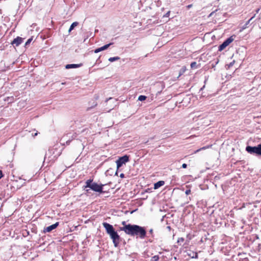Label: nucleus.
Segmentation results:
<instances>
[{"instance_id":"1","label":"nucleus","mask_w":261,"mask_h":261,"mask_svg":"<svg viewBox=\"0 0 261 261\" xmlns=\"http://www.w3.org/2000/svg\"><path fill=\"white\" fill-rule=\"evenodd\" d=\"M120 230L131 236H137L141 239H143L146 237V231L145 229L137 225H132L128 224L124 226L120 227Z\"/></svg>"},{"instance_id":"2","label":"nucleus","mask_w":261,"mask_h":261,"mask_svg":"<svg viewBox=\"0 0 261 261\" xmlns=\"http://www.w3.org/2000/svg\"><path fill=\"white\" fill-rule=\"evenodd\" d=\"M102 225L106 229L107 233L109 234L111 239L113 240L114 246L117 247L120 242V237L118 233L115 231L112 225L107 222H103Z\"/></svg>"},{"instance_id":"3","label":"nucleus","mask_w":261,"mask_h":261,"mask_svg":"<svg viewBox=\"0 0 261 261\" xmlns=\"http://www.w3.org/2000/svg\"><path fill=\"white\" fill-rule=\"evenodd\" d=\"M86 188H89L95 192H102V189L104 185H98L96 182H92V180L89 179L87 180Z\"/></svg>"},{"instance_id":"4","label":"nucleus","mask_w":261,"mask_h":261,"mask_svg":"<svg viewBox=\"0 0 261 261\" xmlns=\"http://www.w3.org/2000/svg\"><path fill=\"white\" fill-rule=\"evenodd\" d=\"M246 151L250 154L261 156V144L254 147L247 146L246 147Z\"/></svg>"},{"instance_id":"5","label":"nucleus","mask_w":261,"mask_h":261,"mask_svg":"<svg viewBox=\"0 0 261 261\" xmlns=\"http://www.w3.org/2000/svg\"><path fill=\"white\" fill-rule=\"evenodd\" d=\"M129 156L127 155H125L122 157H120L116 161L117 168L119 169L121 167L123 164H125L126 163L128 162Z\"/></svg>"},{"instance_id":"6","label":"nucleus","mask_w":261,"mask_h":261,"mask_svg":"<svg viewBox=\"0 0 261 261\" xmlns=\"http://www.w3.org/2000/svg\"><path fill=\"white\" fill-rule=\"evenodd\" d=\"M233 40V39L232 37H230L228 38H227L225 41H224L222 44H221L219 46V50L222 51L225 48H226V46H227L231 42H232Z\"/></svg>"},{"instance_id":"7","label":"nucleus","mask_w":261,"mask_h":261,"mask_svg":"<svg viewBox=\"0 0 261 261\" xmlns=\"http://www.w3.org/2000/svg\"><path fill=\"white\" fill-rule=\"evenodd\" d=\"M22 41L23 39L21 37H17L12 41L11 44L18 46L22 42Z\"/></svg>"},{"instance_id":"8","label":"nucleus","mask_w":261,"mask_h":261,"mask_svg":"<svg viewBox=\"0 0 261 261\" xmlns=\"http://www.w3.org/2000/svg\"><path fill=\"white\" fill-rule=\"evenodd\" d=\"M113 43H110L109 44H106L104 46H102V47H99L98 48H96L95 50H94V53H98L101 51H102V50H106L107 49V48H108V47L111 45H112Z\"/></svg>"},{"instance_id":"9","label":"nucleus","mask_w":261,"mask_h":261,"mask_svg":"<svg viewBox=\"0 0 261 261\" xmlns=\"http://www.w3.org/2000/svg\"><path fill=\"white\" fill-rule=\"evenodd\" d=\"M59 225L58 222H56V223L50 225L48 227H47L46 228H45V231L46 232H50L53 229H55Z\"/></svg>"},{"instance_id":"10","label":"nucleus","mask_w":261,"mask_h":261,"mask_svg":"<svg viewBox=\"0 0 261 261\" xmlns=\"http://www.w3.org/2000/svg\"><path fill=\"white\" fill-rule=\"evenodd\" d=\"M82 66V64H67L66 65L65 67L66 69H70V68H75L80 67Z\"/></svg>"},{"instance_id":"11","label":"nucleus","mask_w":261,"mask_h":261,"mask_svg":"<svg viewBox=\"0 0 261 261\" xmlns=\"http://www.w3.org/2000/svg\"><path fill=\"white\" fill-rule=\"evenodd\" d=\"M165 184V182L163 180H160L154 184V189H158L161 186Z\"/></svg>"},{"instance_id":"12","label":"nucleus","mask_w":261,"mask_h":261,"mask_svg":"<svg viewBox=\"0 0 261 261\" xmlns=\"http://www.w3.org/2000/svg\"><path fill=\"white\" fill-rule=\"evenodd\" d=\"M79 24L78 22H74L70 25L69 29L68 30V32L70 33L75 27H76Z\"/></svg>"},{"instance_id":"13","label":"nucleus","mask_w":261,"mask_h":261,"mask_svg":"<svg viewBox=\"0 0 261 261\" xmlns=\"http://www.w3.org/2000/svg\"><path fill=\"white\" fill-rule=\"evenodd\" d=\"M211 146H212V145H210V146L208 145V146H204V147H203L202 148H200L195 150L194 151V153H196L199 152L201 150H205L206 149H207V148H210Z\"/></svg>"},{"instance_id":"14","label":"nucleus","mask_w":261,"mask_h":261,"mask_svg":"<svg viewBox=\"0 0 261 261\" xmlns=\"http://www.w3.org/2000/svg\"><path fill=\"white\" fill-rule=\"evenodd\" d=\"M120 59V58L119 57H111L109 59V61L111 62L117 61Z\"/></svg>"},{"instance_id":"15","label":"nucleus","mask_w":261,"mask_h":261,"mask_svg":"<svg viewBox=\"0 0 261 261\" xmlns=\"http://www.w3.org/2000/svg\"><path fill=\"white\" fill-rule=\"evenodd\" d=\"M146 99V96L144 95H140L138 97V100L143 101Z\"/></svg>"},{"instance_id":"16","label":"nucleus","mask_w":261,"mask_h":261,"mask_svg":"<svg viewBox=\"0 0 261 261\" xmlns=\"http://www.w3.org/2000/svg\"><path fill=\"white\" fill-rule=\"evenodd\" d=\"M159 259V256L158 255H154L151 258L152 261H158Z\"/></svg>"},{"instance_id":"17","label":"nucleus","mask_w":261,"mask_h":261,"mask_svg":"<svg viewBox=\"0 0 261 261\" xmlns=\"http://www.w3.org/2000/svg\"><path fill=\"white\" fill-rule=\"evenodd\" d=\"M33 39L31 38H30L27 41L25 42V46H27L31 42V41H32Z\"/></svg>"},{"instance_id":"18","label":"nucleus","mask_w":261,"mask_h":261,"mask_svg":"<svg viewBox=\"0 0 261 261\" xmlns=\"http://www.w3.org/2000/svg\"><path fill=\"white\" fill-rule=\"evenodd\" d=\"M184 238H178V239L177 240V243H182L184 241Z\"/></svg>"},{"instance_id":"19","label":"nucleus","mask_w":261,"mask_h":261,"mask_svg":"<svg viewBox=\"0 0 261 261\" xmlns=\"http://www.w3.org/2000/svg\"><path fill=\"white\" fill-rule=\"evenodd\" d=\"M196 63L194 62H192L191 64V68H195L196 67Z\"/></svg>"},{"instance_id":"20","label":"nucleus","mask_w":261,"mask_h":261,"mask_svg":"<svg viewBox=\"0 0 261 261\" xmlns=\"http://www.w3.org/2000/svg\"><path fill=\"white\" fill-rule=\"evenodd\" d=\"M193 255L192 256V258H197L198 255L197 253L193 252Z\"/></svg>"},{"instance_id":"21","label":"nucleus","mask_w":261,"mask_h":261,"mask_svg":"<svg viewBox=\"0 0 261 261\" xmlns=\"http://www.w3.org/2000/svg\"><path fill=\"white\" fill-rule=\"evenodd\" d=\"M185 193L187 195L190 194L191 193V190L190 189L187 190L185 192Z\"/></svg>"},{"instance_id":"22","label":"nucleus","mask_w":261,"mask_h":261,"mask_svg":"<svg viewBox=\"0 0 261 261\" xmlns=\"http://www.w3.org/2000/svg\"><path fill=\"white\" fill-rule=\"evenodd\" d=\"M187 165L186 164H185V163H184V164H183L182 165V167L183 168H187Z\"/></svg>"},{"instance_id":"23","label":"nucleus","mask_w":261,"mask_h":261,"mask_svg":"<svg viewBox=\"0 0 261 261\" xmlns=\"http://www.w3.org/2000/svg\"><path fill=\"white\" fill-rule=\"evenodd\" d=\"M120 177L121 178H124V174L123 173H121V174H120Z\"/></svg>"},{"instance_id":"24","label":"nucleus","mask_w":261,"mask_h":261,"mask_svg":"<svg viewBox=\"0 0 261 261\" xmlns=\"http://www.w3.org/2000/svg\"><path fill=\"white\" fill-rule=\"evenodd\" d=\"M3 176V173L1 170H0V179Z\"/></svg>"},{"instance_id":"25","label":"nucleus","mask_w":261,"mask_h":261,"mask_svg":"<svg viewBox=\"0 0 261 261\" xmlns=\"http://www.w3.org/2000/svg\"><path fill=\"white\" fill-rule=\"evenodd\" d=\"M169 14H170V11H168L166 14H165V16L166 17H168L169 16Z\"/></svg>"},{"instance_id":"26","label":"nucleus","mask_w":261,"mask_h":261,"mask_svg":"<svg viewBox=\"0 0 261 261\" xmlns=\"http://www.w3.org/2000/svg\"><path fill=\"white\" fill-rule=\"evenodd\" d=\"M66 137H67V136H64V137L61 139V140H62V141H64V140H65L66 139Z\"/></svg>"},{"instance_id":"27","label":"nucleus","mask_w":261,"mask_h":261,"mask_svg":"<svg viewBox=\"0 0 261 261\" xmlns=\"http://www.w3.org/2000/svg\"><path fill=\"white\" fill-rule=\"evenodd\" d=\"M255 15L254 14V16H252V17L250 19H249L248 21H249V22H251V20H252V19L255 17Z\"/></svg>"},{"instance_id":"28","label":"nucleus","mask_w":261,"mask_h":261,"mask_svg":"<svg viewBox=\"0 0 261 261\" xmlns=\"http://www.w3.org/2000/svg\"><path fill=\"white\" fill-rule=\"evenodd\" d=\"M122 224L123 225V226H124L125 225H127V224H126V222H125V221H123V222H122Z\"/></svg>"},{"instance_id":"29","label":"nucleus","mask_w":261,"mask_h":261,"mask_svg":"<svg viewBox=\"0 0 261 261\" xmlns=\"http://www.w3.org/2000/svg\"><path fill=\"white\" fill-rule=\"evenodd\" d=\"M70 142V140H67V141H66V144H67V145H68V144H69Z\"/></svg>"},{"instance_id":"30","label":"nucleus","mask_w":261,"mask_h":261,"mask_svg":"<svg viewBox=\"0 0 261 261\" xmlns=\"http://www.w3.org/2000/svg\"><path fill=\"white\" fill-rule=\"evenodd\" d=\"M152 232H153V229H150L149 230V232H150V233H152Z\"/></svg>"},{"instance_id":"31","label":"nucleus","mask_w":261,"mask_h":261,"mask_svg":"<svg viewBox=\"0 0 261 261\" xmlns=\"http://www.w3.org/2000/svg\"><path fill=\"white\" fill-rule=\"evenodd\" d=\"M38 135V133L36 132L34 134V135H33V136H36Z\"/></svg>"},{"instance_id":"32","label":"nucleus","mask_w":261,"mask_h":261,"mask_svg":"<svg viewBox=\"0 0 261 261\" xmlns=\"http://www.w3.org/2000/svg\"><path fill=\"white\" fill-rule=\"evenodd\" d=\"M249 23V21H247V22L246 23V25H247Z\"/></svg>"},{"instance_id":"33","label":"nucleus","mask_w":261,"mask_h":261,"mask_svg":"<svg viewBox=\"0 0 261 261\" xmlns=\"http://www.w3.org/2000/svg\"><path fill=\"white\" fill-rule=\"evenodd\" d=\"M246 28H247V25H246V24H245V25L243 27V29H245Z\"/></svg>"},{"instance_id":"34","label":"nucleus","mask_w":261,"mask_h":261,"mask_svg":"<svg viewBox=\"0 0 261 261\" xmlns=\"http://www.w3.org/2000/svg\"><path fill=\"white\" fill-rule=\"evenodd\" d=\"M259 9H258L257 10H256V13H258V11H259Z\"/></svg>"},{"instance_id":"35","label":"nucleus","mask_w":261,"mask_h":261,"mask_svg":"<svg viewBox=\"0 0 261 261\" xmlns=\"http://www.w3.org/2000/svg\"><path fill=\"white\" fill-rule=\"evenodd\" d=\"M189 255H190V256H191L192 257V255H193V254H189Z\"/></svg>"},{"instance_id":"36","label":"nucleus","mask_w":261,"mask_h":261,"mask_svg":"<svg viewBox=\"0 0 261 261\" xmlns=\"http://www.w3.org/2000/svg\"><path fill=\"white\" fill-rule=\"evenodd\" d=\"M168 229H170V226H168L167 227Z\"/></svg>"},{"instance_id":"37","label":"nucleus","mask_w":261,"mask_h":261,"mask_svg":"<svg viewBox=\"0 0 261 261\" xmlns=\"http://www.w3.org/2000/svg\"><path fill=\"white\" fill-rule=\"evenodd\" d=\"M65 83H62V85H64Z\"/></svg>"},{"instance_id":"38","label":"nucleus","mask_w":261,"mask_h":261,"mask_svg":"<svg viewBox=\"0 0 261 261\" xmlns=\"http://www.w3.org/2000/svg\"><path fill=\"white\" fill-rule=\"evenodd\" d=\"M212 14H213V13H211L210 15L211 16L212 15Z\"/></svg>"}]
</instances>
